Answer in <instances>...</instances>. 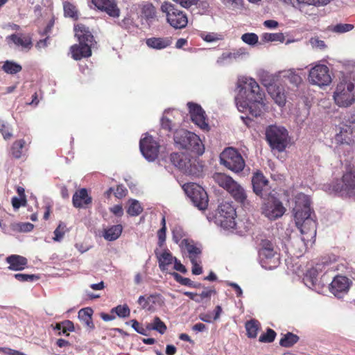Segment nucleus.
Returning <instances> with one entry per match:
<instances>
[{
	"label": "nucleus",
	"instance_id": "f257e3e1",
	"mask_svg": "<svg viewBox=\"0 0 355 355\" xmlns=\"http://www.w3.org/2000/svg\"><path fill=\"white\" fill-rule=\"evenodd\" d=\"M239 94L235 98L236 107L239 112L249 111L252 116H259L262 108L265 106V94L261 91L257 82L252 78H244L238 84Z\"/></svg>",
	"mask_w": 355,
	"mask_h": 355
},
{
	"label": "nucleus",
	"instance_id": "f03ea898",
	"mask_svg": "<svg viewBox=\"0 0 355 355\" xmlns=\"http://www.w3.org/2000/svg\"><path fill=\"white\" fill-rule=\"evenodd\" d=\"M293 212L295 224L302 234V240L306 245L313 243L315 241L317 223L308 196L300 193L295 196Z\"/></svg>",
	"mask_w": 355,
	"mask_h": 355
},
{
	"label": "nucleus",
	"instance_id": "7ed1b4c3",
	"mask_svg": "<svg viewBox=\"0 0 355 355\" xmlns=\"http://www.w3.org/2000/svg\"><path fill=\"white\" fill-rule=\"evenodd\" d=\"M212 178L214 182L226 190L236 202L245 205L248 198L245 190L231 176L223 173H215Z\"/></svg>",
	"mask_w": 355,
	"mask_h": 355
},
{
	"label": "nucleus",
	"instance_id": "20e7f679",
	"mask_svg": "<svg viewBox=\"0 0 355 355\" xmlns=\"http://www.w3.org/2000/svg\"><path fill=\"white\" fill-rule=\"evenodd\" d=\"M174 141L179 148L190 150L197 155H202L205 146L200 137L193 132L181 129L175 131Z\"/></svg>",
	"mask_w": 355,
	"mask_h": 355
},
{
	"label": "nucleus",
	"instance_id": "39448f33",
	"mask_svg": "<svg viewBox=\"0 0 355 355\" xmlns=\"http://www.w3.org/2000/svg\"><path fill=\"white\" fill-rule=\"evenodd\" d=\"M160 10L164 14L166 22L173 28L182 29L187 26V15L173 3L164 1L160 6Z\"/></svg>",
	"mask_w": 355,
	"mask_h": 355
},
{
	"label": "nucleus",
	"instance_id": "423d86ee",
	"mask_svg": "<svg viewBox=\"0 0 355 355\" xmlns=\"http://www.w3.org/2000/svg\"><path fill=\"white\" fill-rule=\"evenodd\" d=\"M259 255L263 267L266 269L277 268L280 263L279 254L273 243L268 239H262L259 243Z\"/></svg>",
	"mask_w": 355,
	"mask_h": 355
},
{
	"label": "nucleus",
	"instance_id": "0eeeda50",
	"mask_svg": "<svg viewBox=\"0 0 355 355\" xmlns=\"http://www.w3.org/2000/svg\"><path fill=\"white\" fill-rule=\"evenodd\" d=\"M266 139L271 148L282 152L288 146V133L285 128L272 125L266 130Z\"/></svg>",
	"mask_w": 355,
	"mask_h": 355
},
{
	"label": "nucleus",
	"instance_id": "6e6552de",
	"mask_svg": "<svg viewBox=\"0 0 355 355\" xmlns=\"http://www.w3.org/2000/svg\"><path fill=\"white\" fill-rule=\"evenodd\" d=\"M220 162L229 170L238 173L243 171L245 162L241 153L234 148L228 147L220 155Z\"/></svg>",
	"mask_w": 355,
	"mask_h": 355
},
{
	"label": "nucleus",
	"instance_id": "1a4fd4ad",
	"mask_svg": "<svg viewBox=\"0 0 355 355\" xmlns=\"http://www.w3.org/2000/svg\"><path fill=\"white\" fill-rule=\"evenodd\" d=\"M334 99L339 107H348L355 101L354 84L343 80L340 82L334 93Z\"/></svg>",
	"mask_w": 355,
	"mask_h": 355
},
{
	"label": "nucleus",
	"instance_id": "9d476101",
	"mask_svg": "<svg viewBox=\"0 0 355 355\" xmlns=\"http://www.w3.org/2000/svg\"><path fill=\"white\" fill-rule=\"evenodd\" d=\"M170 160L184 174L198 176L202 171V167L196 164V160L191 159L186 154L173 153L170 155Z\"/></svg>",
	"mask_w": 355,
	"mask_h": 355
},
{
	"label": "nucleus",
	"instance_id": "9b49d317",
	"mask_svg": "<svg viewBox=\"0 0 355 355\" xmlns=\"http://www.w3.org/2000/svg\"><path fill=\"white\" fill-rule=\"evenodd\" d=\"M182 188L195 207H198L200 210H205L207 208L208 196L201 186L190 182L184 184Z\"/></svg>",
	"mask_w": 355,
	"mask_h": 355
},
{
	"label": "nucleus",
	"instance_id": "f8f14e48",
	"mask_svg": "<svg viewBox=\"0 0 355 355\" xmlns=\"http://www.w3.org/2000/svg\"><path fill=\"white\" fill-rule=\"evenodd\" d=\"M308 80L311 85L320 87L329 85L332 81L329 67L323 64H317L309 71Z\"/></svg>",
	"mask_w": 355,
	"mask_h": 355
},
{
	"label": "nucleus",
	"instance_id": "ddd939ff",
	"mask_svg": "<svg viewBox=\"0 0 355 355\" xmlns=\"http://www.w3.org/2000/svg\"><path fill=\"white\" fill-rule=\"evenodd\" d=\"M236 209L231 202H223L218 207L217 218L224 228H234L236 226Z\"/></svg>",
	"mask_w": 355,
	"mask_h": 355
},
{
	"label": "nucleus",
	"instance_id": "4468645a",
	"mask_svg": "<svg viewBox=\"0 0 355 355\" xmlns=\"http://www.w3.org/2000/svg\"><path fill=\"white\" fill-rule=\"evenodd\" d=\"M285 210L282 202L273 196L268 197L262 205L263 214L270 220L282 216Z\"/></svg>",
	"mask_w": 355,
	"mask_h": 355
},
{
	"label": "nucleus",
	"instance_id": "2eb2a0df",
	"mask_svg": "<svg viewBox=\"0 0 355 355\" xmlns=\"http://www.w3.org/2000/svg\"><path fill=\"white\" fill-rule=\"evenodd\" d=\"M139 148L144 157L148 161H154L158 157L159 144L152 136L141 139Z\"/></svg>",
	"mask_w": 355,
	"mask_h": 355
},
{
	"label": "nucleus",
	"instance_id": "dca6fc26",
	"mask_svg": "<svg viewBox=\"0 0 355 355\" xmlns=\"http://www.w3.org/2000/svg\"><path fill=\"white\" fill-rule=\"evenodd\" d=\"M337 192H345L349 196H355V171L349 170L342 177V184L334 187Z\"/></svg>",
	"mask_w": 355,
	"mask_h": 355
},
{
	"label": "nucleus",
	"instance_id": "f3484780",
	"mask_svg": "<svg viewBox=\"0 0 355 355\" xmlns=\"http://www.w3.org/2000/svg\"><path fill=\"white\" fill-rule=\"evenodd\" d=\"M191 121L203 130H209V124L206 121L205 112L200 105L194 103H188Z\"/></svg>",
	"mask_w": 355,
	"mask_h": 355
},
{
	"label": "nucleus",
	"instance_id": "a211bd4d",
	"mask_svg": "<svg viewBox=\"0 0 355 355\" xmlns=\"http://www.w3.org/2000/svg\"><path fill=\"white\" fill-rule=\"evenodd\" d=\"M92 4L98 10L105 12L110 17L117 18L120 16V9L116 0H92Z\"/></svg>",
	"mask_w": 355,
	"mask_h": 355
},
{
	"label": "nucleus",
	"instance_id": "6ab92c4d",
	"mask_svg": "<svg viewBox=\"0 0 355 355\" xmlns=\"http://www.w3.org/2000/svg\"><path fill=\"white\" fill-rule=\"evenodd\" d=\"M352 284V282L345 276L337 275L330 284V291L338 297L341 294L346 293Z\"/></svg>",
	"mask_w": 355,
	"mask_h": 355
},
{
	"label": "nucleus",
	"instance_id": "aec40b11",
	"mask_svg": "<svg viewBox=\"0 0 355 355\" xmlns=\"http://www.w3.org/2000/svg\"><path fill=\"white\" fill-rule=\"evenodd\" d=\"M75 36L80 44H86L94 46L96 44L89 28L83 24H78L74 26Z\"/></svg>",
	"mask_w": 355,
	"mask_h": 355
},
{
	"label": "nucleus",
	"instance_id": "412c9836",
	"mask_svg": "<svg viewBox=\"0 0 355 355\" xmlns=\"http://www.w3.org/2000/svg\"><path fill=\"white\" fill-rule=\"evenodd\" d=\"M279 78L282 80L287 83H288L294 87H298L302 83V78L298 70L295 69H289L279 72Z\"/></svg>",
	"mask_w": 355,
	"mask_h": 355
},
{
	"label": "nucleus",
	"instance_id": "4be33fe9",
	"mask_svg": "<svg viewBox=\"0 0 355 355\" xmlns=\"http://www.w3.org/2000/svg\"><path fill=\"white\" fill-rule=\"evenodd\" d=\"M72 202L76 208H86L92 202V197L85 188L77 190L72 197Z\"/></svg>",
	"mask_w": 355,
	"mask_h": 355
},
{
	"label": "nucleus",
	"instance_id": "5701e85b",
	"mask_svg": "<svg viewBox=\"0 0 355 355\" xmlns=\"http://www.w3.org/2000/svg\"><path fill=\"white\" fill-rule=\"evenodd\" d=\"M252 184L254 192L261 197H263V192L267 189L268 187V180L263 174L257 171L254 173L252 178Z\"/></svg>",
	"mask_w": 355,
	"mask_h": 355
},
{
	"label": "nucleus",
	"instance_id": "b1692460",
	"mask_svg": "<svg viewBox=\"0 0 355 355\" xmlns=\"http://www.w3.org/2000/svg\"><path fill=\"white\" fill-rule=\"evenodd\" d=\"M92 47L86 44H74L71 46V56L75 60H80L92 55Z\"/></svg>",
	"mask_w": 355,
	"mask_h": 355
},
{
	"label": "nucleus",
	"instance_id": "393cba45",
	"mask_svg": "<svg viewBox=\"0 0 355 355\" xmlns=\"http://www.w3.org/2000/svg\"><path fill=\"white\" fill-rule=\"evenodd\" d=\"M6 261L10 264L9 269L12 270H21L24 269L28 264L26 258L17 254L8 257Z\"/></svg>",
	"mask_w": 355,
	"mask_h": 355
},
{
	"label": "nucleus",
	"instance_id": "a878e982",
	"mask_svg": "<svg viewBox=\"0 0 355 355\" xmlns=\"http://www.w3.org/2000/svg\"><path fill=\"white\" fill-rule=\"evenodd\" d=\"M158 259L159 267L162 271L168 270V266L173 263L175 257H173L168 250H164L162 253L158 254L155 252Z\"/></svg>",
	"mask_w": 355,
	"mask_h": 355
},
{
	"label": "nucleus",
	"instance_id": "bb28decb",
	"mask_svg": "<svg viewBox=\"0 0 355 355\" xmlns=\"http://www.w3.org/2000/svg\"><path fill=\"white\" fill-rule=\"evenodd\" d=\"M146 43L150 48L163 49L171 44V40L168 37H150L146 40Z\"/></svg>",
	"mask_w": 355,
	"mask_h": 355
},
{
	"label": "nucleus",
	"instance_id": "cd10ccee",
	"mask_svg": "<svg viewBox=\"0 0 355 355\" xmlns=\"http://www.w3.org/2000/svg\"><path fill=\"white\" fill-rule=\"evenodd\" d=\"M123 226L121 225H114L104 229L103 236L107 241H113L116 240L121 236Z\"/></svg>",
	"mask_w": 355,
	"mask_h": 355
},
{
	"label": "nucleus",
	"instance_id": "c85d7f7f",
	"mask_svg": "<svg viewBox=\"0 0 355 355\" xmlns=\"http://www.w3.org/2000/svg\"><path fill=\"white\" fill-rule=\"evenodd\" d=\"M268 92L275 102L279 106L282 107L286 103V95L282 88L277 86H270L268 88Z\"/></svg>",
	"mask_w": 355,
	"mask_h": 355
},
{
	"label": "nucleus",
	"instance_id": "c756f323",
	"mask_svg": "<svg viewBox=\"0 0 355 355\" xmlns=\"http://www.w3.org/2000/svg\"><path fill=\"white\" fill-rule=\"evenodd\" d=\"M8 42L11 41L17 46H21L26 49H31L33 46L32 40L30 37L26 36L21 37L17 34H12L6 37Z\"/></svg>",
	"mask_w": 355,
	"mask_h": 355
},
{
	"label": "nucleus",
	"instance_id": "7c9ffc66",
	"mask_svg": "<svg viewBox=\"0 0 355 355\" xmlns=\"http://www.w3.org/2000/svg\"><path fill=\"white\" fill-rule=\"evenodd\" d=\"M158 295L153 294L149 295H141L137 302L141 309L150 311L153 308V305L156 303Z\"/></svg>",
	"mask_w": 355,
	"mask_h": 355
},
{
	"label": "nucleus",
	"instance_id": "2f4dec72",
	"mask_svg": "<svg viewBox=\"0 0 355 355\" xmlns=\"http://www.w3.org/2000/svg\"><path fill=\"white\" fill-rule=\"evenodd\" d=\"M260 322L254 319L247 321L245 327L247 332V336L250 338H255L257 336L258 331L260 329Z\"/></svg>",
	"mask_w": 355,
	"mask_h": 355
},
{
	"label": "nucleus",
	"instance_id": "473e14b6",
	"mask_svg": "<svg viewBox=\"0 0 355 355\" xmlns=\"http://www.w3.org/2000/svg\"><path fill=\"white\" fill-rule=\"evenodd\" d=\"M93 310L91 308L82 309L78 312V318L83 320L84 324L89 329H94V324L92 321Z\"/></svg>",
	"mask_w": 355,
	"mask_h": 355
},
{
	"label": "nucleus",
	"instance_id": "72a5a7b5",
	"mask_svg": "<svg viewBox=\"0 0 355 355\" xmlns=\"http://www.w3.org/2000/svg\"><path fill=\"white\" fill-rule=\"evenodd\" d=\"M26 145L24 139H21L13 142L10 148V154L15 159H20L23 155V148Z\"/></svg>",
	"mask_w": 355,
	"mask_h": 355
},
{
	"label": "nucleus",
	"instance_id": "f704fd0d",
	"mask_svg": "<svg viewBox=\"0 0 355 355\" xmlns=\"http://www.w3.org/2000/svg\"><path fill=\"white\" fill-rule=\"evenodd\" d=\"M299 340L300 338L297 335L291 332H288L283 335L282 338L279 340V345L284 347H291L297 343Z\"/></svg>",
	"mask_w": 355,
	"mask_h": 355
},
{
	"label": "nucleus",
	"instance_id": "c9c22d12",
	"mask_svg": "<svg viewBox=\"0 0 355 355\" xmlns=\"http://www.w3.org/2000/svg\"><path fill=\"white\" fill-rule=\"evenodd\" d=\"M182 245L187 250L190 260L198 259V256L201 254V250L190 243L188 239H183Z\"/></svg>",
	"mask_w": 355,
	"mask_h": 355
},
{
	"label": "nucleus",
	"instance_id": "e433bc0d",
	"mask_svg": "<svg viewBox=\"0 0 355 355\" xmlns=\"http://www.w3.org/2000/svg\"><path fill=\"white\" fill-rule=\"evenodd\" d=\"M2 69L8 74H16L22 70V67L13 61L6 60L4 62Z\"/></svg>",
	"mask_w": 355,
	"mask_h": 355
},
{
	"label": "nucleus",
	"instance_id": "4c0bfd02",
	"mask_svg": "<svg viewBox=\"0 0 355 355\" xmlns=\"http://www.w3.org/2000/svg\"><path fill=\"white\" fill-rule=\"evenodd\" d=\"M318 271L315 268H311L306 272L304 281L308 286H315L318 282Z\"/></svg>",
	"mask_w": 355,
	"mask_h": 355
},
{
	"label": "nucleus",
	"instance_id": "58836bf2",
	"mask_svg": "<svg viewBox=\"0 0 355 355\" xmlns=\"http://www.w3.org/2000/svg\"><path fill=\"white\" fill-rule=\"evenodd\" d=\"M64 13L65 17L75 19H78V10L76 7L71 3L65 1L63 3Z\"/></svg>",
	"mask_w": 355,
	"mask_h": 355
},
{
	"label": "nucleus",
	"instance_id": "ea45409f",
	"mask_svg": "<svg viewBox=\"0 0 355 355\" xmlns=\"http://www.w3.org/2000/svg\"><path fill=\"white\" fill-rule=\"evenodd\" d=\"M143 211V208L141 206L139 201L136 200H131L129 207L127 210V213L132 216H136L139 215Z\"/></svg>",
	"mask_w": 355,
	"mask_h": 355
},
{
	"label": "nucleus",
	"instance_id": "a19ab883",
	"mask_svg": "<svg viewBox=\"0 0 355 355\" xmlns=\"http://www.w3.org/2000/svg\"><path fill=\"white\" fill-rule=\"evenodd\" d=\"M111 313H115L119 318H128L130 310L127 304L118 305L111 310Z\"/></svg>",
	"mask_w": 355,
	"mask_h": 355
},
{
	"label": "nucleus",
	"instance_id": "79ce46f5",
	"mask_svg": "<svg viewBox=\"0 0 355 355\" xmlns=\"http://www.w3.org/2000/svg\"><path fill=\"white\" fill-rule=\"evenodd\" d=\"M276 336L277 334L273 329L268 328L266 332L259 336V341L264 343H270L275 340Z\"/></svg>",
	"mask_w": 355,
	"mask_h": 355
},
{
	"label": "nucleus",
	"instance_id": "37998d69",
	"mask_svg": "<svg viewBox=\"0 0 355 355\" xmlns=\"http://www.w3.org/2000/svg\"><path fill=\"white\" fill-rule=\"evenodd\" d=\"M263 40L266 42H283L285 40L284 34L282 33H266L262 35Z\"/></svg>",
	"mask_w": 355,
	"mask_h": 355
},
{
	"label": "nucleus",
	"instance_id": "c03bdc74",
	"mask_svg": "<svg viewBox=\"0 0 355 355\" xmlns=\"http://www.w3.org/2000/svg\"><path fill=\"white\" fill-rule=\"evenodd\" d=\"M142 13L148 19H153L156 17V10L152 3H148L144 6Z\"/></svg>",
	"mask_w": 355,
	"mask_h": 355
},
{
	"label": "nucleus",
	"instance_id": "a18cd8bd",
	"mask_svg": "<svg viewBox=\"0 0 355 355\" xmlns=\"http://www.w3.org/2000/svg\"><path fill=\"white\" fill-rule=\"evenodd\" d=\"M153 327L155 331H157L160 334H164L167 329L165 323L157 316L155 317L153 320Z\"/></svg>",
	"mask_w": 355,
	"mask_h": 355
},
{
	"label": "nucleus",
	"instance_id": "49530a36",
	"mask_svg": "<svg viewBox=\"0 0 355 355\" xmlns=\"http://www.w3.org/2000/svg\"><path fill=\"white\" fill-rule=\"evenodd\" d=\"M0 132L5 139H10L12 137L9 124L3 120H0Z\"/></svg>",
	"mask_w": 355,
	"mask_h": 355
},
{
	"label": "nucleus",
	"instance_id": "de8ad7c7",
	"mask_svg": "<svg viewBox=\"0 0 355 355\" xmlns=\"http://www.w3.org/2000/svg\"><path fill=\"white\" fill-rule=\"evenodd\" d=\"M34 228V225L31 223H19L13 226V229L19 232H29Z\"/></svg>",
	"mask_w": 355,
	"mask_h": 355
},
{
	"label": "nucleus",
	"instance_id": "09e8293b",
	"mask_svg": "<svg viewBox=\"0 0 355 355\" xmlns=\"http://www.w3.org/2000/svg\"><path fill=\"white\" fill-rule=\"evenodd\" d=\"M65 225L62 223H60L57 228L54 231V237L53 240L55 241H60L64 237L65 233Z\"/></svg>",
	"mask_w": 355,
	"mask_h": 355
},
{
	"label": "nucleus",
	"instance_id": "8fccbe9b",
	"mask_svg": "<svg viewBox=\"0 0 355 355\" xmlns=\"http://www.w3.org/2000/svg\"><path fill=\"white\" fill-rule=\"evenodd\" d=\"M242 40L250 45H254L258 42L259 37L255 33H245L241 37Z\"/></svg>",
	"mask_w": 355,
	"mask_h": 355
},
{
	"label": "nucleus",
	"instance_id": "3c124183",
	"mask_svg": "<svg viewBox=\"0 0 355 355\" xmlns=\"http://www.w3.org/2000/svg\"><path fill=\"white\" fill-rule=\"evenodd\" d=\"M354 28V25L350 24H338L333 28V31L336 33H346Z\"/></svg>",
	"mask_w": 355,
	"mask_h": 355
},
{
	"label": "nucleus",
	"instance_id": "603ef678",
	"mask_svg": "<svg viewBox=\"0 0 355 355\" xmlns=\"http://www.w3.org/2000/svg\"><path fill=\"white\" fill-rule=\"evenodd\" d=\"M173 240L175 243H178L184 236V232L181 227H175L172 230Z\"/></svg>",
	"mask_w": 355,
	"mask_h": 355
},
{
	"label": "nucleus",
	"instance_id": "864d4df0",
	"mask_svg": "<svg viewBox=\"0 0 355 355\" xmlns=\"http://www.w3.org/2000/svg\"><path fill=\"white\" fill-rule=\"evenodd\" d=\"M15 277L19 282H33L39 279V277L35 275H28L22 273L15 274Z\"/></svg>",
	"mask_w": 355,
	"mask_h": 355
},
{
	"label": "nucleus",
	"instance_id": "5fc2aeb1",
	"mask_svg": "<svg viewBox=\"0 0 355 355\" xmlns=\"http://www.w3.org/2000/svg\"><path fill=\"white\" fill-rule=\"evenodd\" d=\"M299 3H304L309 6H320L327 5L331 0H296Z\"/></svg>",
	"mask_w": 355,
	"mask_h": 355
},
{
	"label": "nucleus",
	"instance_id": "6e6d98bb",
	"mask_svg": "<svg viewBox=\"0 0 355 355\" xmlns=\"http://www.w3.org/2000/svg\"><path fill=\"white\" fill-rule=\"evenodd\" d=\"M130 323H131L132 327L138 334H140L144 336L148 335V334L146 333V329H144V327H143V325L141 324L137 320H135V319L131 320L130 321Z\"/></svg>",
	"mask_w": 355,
	"mask_h": 355
},
{
	"label": "nucleus",
	"instance_id": "4d7b16f0",
	"mask_svg": "<svg viewBox=\"0 0 355 355\" xmlns=\"http://www.w3.org/2000/svg\"><path fill=\"white\" fill-rule=\"evenodd\" d=\"M172 275L174 279L182 285L187 286L189 287V286L193 285V281H191L189 278L184 277L177 272L172 273Z\"/></svg>",
	"mask_w": 355,
	"mask_h": 355
},
{
	"label": "nucleus",
	"instance_id": "13d9d810",
	"mask_svg": "<svg viewBox=\"0 0 355 355\" xmlns=\"http://www.w3.org/2000/svg\"><path fill=\"white\" fill-rule=\"evenodd\" d=\"M64 326L62 328L61 331L58 332V335H61L62 334H66L67 336H69V334L68 331H74V325L73 322L71 320H64Z\"/></svg>",
	"mask_w": 355,
	"mask_h": 355
},
{
	"label": "nucleus",
	"instance_id": "bf43d9fd",
	"mask_svg": "<svg viewBox=\"0 0 355 355\" xmlns=\"http://www.w3.org/2000/svg\"><path fill=\"white\" fill-rule=\"evenodd\" d=\"M173 2L179 4L181 7L189 9L193 6H196L199 0H172Z\"/></svg>",
	"mask_w": 355,
	"mask_h": 355
},
{
	"label": "nucleus",
	"instance_id": "052dcab7",
	"mask_svg": "<svg viewBox=\"0 0 355 355\" xmlns=\"http://www.w3.org/2000/svg\"><path fill=\"white\" fill-rule=\"evenodd\" d=\"M161 125L163 129L168 132H171L174 127L172 121L165 116L162 118Z\"/></svg>",
	"mask_w": 355,
	"mask_h": 355
},
{
	"label": "nucleus",
	"instance_id": "680f3d73",
	"mask_svg": "<svg viewBox=\"0 0 355 355\" xmlns=\"http://www.w3.org/2000/svg\"><path fill=\"white\" fill-rule=\"evenodd\" d=\"M309 42L313 48L324 49L327 46L324 41L320 40L318 37H311Z\"/></svg>",
	"mask_w": 355,
	"mask_h": 355
},
{
	"label": "nucleus",
	"instance_id": "e2e57ef3",
	"mask_svg": "<svg viewBox=\"0 0 355 355\" xmlns=\"http://www.w3.org/2000/svg\"><path fill=\"white\" fill-rule=\"evenodd\" d=\"M12 205L15 209H19L21 206H26L27 200L26 199L21 198L19 197H13L12 198Z\"/></svg>",
	"mask_w": 355,
	"mask_h": 355
},
{
	"label": "nucleus",
	"instance_id": "0e129e2a",
	"mask_svg": "<svg viewBox=\"0 0 355 355\" xmlns=\"http://www.w3.org/2000/svg\"><path fill=\"white\" fill-rule=\"evenodd\" d=\"M166 227H161L157 232L158 245L162 247L166 241Z\"/></svg>",
	"mask_w": 355,
	"mask_h": 355
},
{
	"label": "nucleus",
	"instance_id": "69168bd1",
	"mask_svg": "<svg viewBox=\"0 0 355 355\" xmlns=\"http://www.w3.org/2000/svg\"><path fill=\"white\" fill-rule=\"evenodd\" d=\"M193 265L192 273L196 275H200L202 272V267L198 263V259L191 260Z\"/></svg>",
	"mask_w": 355,
	"mask_h": 355
},
{
	"label": "nucleus",
	"instance_id": "338daca9",
	"mask_svg": "<svg viewBox=\"0 0 355 355\" xmlns=\"http://www.w3.org/2000/svg\"><path fill=\"white\" fill-rule=\"evenodd\" d=\"M127 192L128 190L125 187L122 185H119L115 190L114 196L118 198H122L126 196Z\"/></svg>",
	"mask_w": 355,
	"mask_h": 355
},
{
	"label": "nucleus",
	"instance_id": "774afa93",
	"mask_svg": "<svg viewBox=\"0 0 355 355\" xmlns=\"http://www.w3.org/2000/svg\"><path fill=\"white\" fill-rule=\"evenodd\" d=\"M0 352L6 355H24V353L19 351L6 347L0 348Z\"/></svg>",
	"mask_w": 355,
	"mask_h": 355
}]
</instances>
